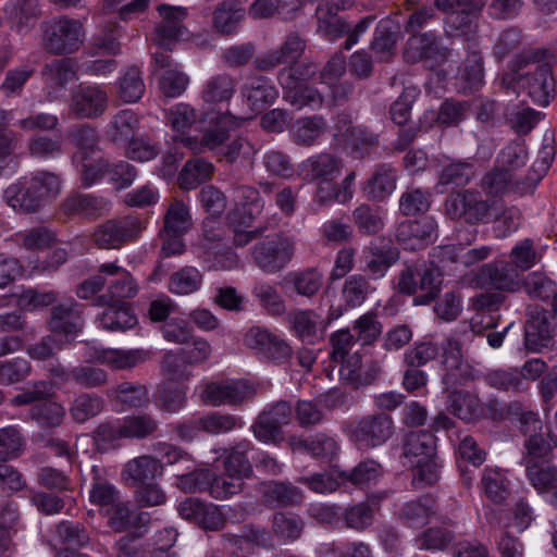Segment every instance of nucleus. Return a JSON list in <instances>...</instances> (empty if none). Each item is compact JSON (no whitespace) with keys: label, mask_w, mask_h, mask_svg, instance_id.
I'll use <instances>...</instances> for the list:
<instances>
[{"label":"nucleus","mask_w":557,"mask_h":557,"mask_svg":"<svg viewBox=\"0 0 557 557\" xmlns=\"http://www.w3.org/2000/svg\"><path fill=\"white\" fill-rule=\"evenodd\" d=\"M509 411L518 416L520 430L525 436L521 465L525 468L552 461L553 447L549 441V433L547 430H544V424L539 416L533 411L523 410L520 403L509 404Z\"/></svg>","instance_id":"1"},{"label":"nucleus","mask_w":557,"mask_h":557,"mask_svg":"<svg viewBox=\"0 0 557 557\" xmlns=\"http://www.w3.org/2000/svg\"><path fill=\"white\" fill-rule=\"evenodd\" d=\"M442 285V273L434 261L422 264H404L397 278V289L406 295H413L421 292L414 299L418 305H426L440 293Z\"/></svg>","instance_id":"2"},{"label":"nucleus","mask_w":557,"mask_h":557,"mask_svg":"<svg viewBox=\"0 0 557 557\" xmlns=\"http://www.w3.org/2000/svg\"><path fill=\"white\" fill-rule=\"evenodd\" d=\"M296 252V237L276 233L258 242L251 251L253 263L265 273H277L293 260Z\"/></svg>","instance_id":"3"},{"label":"nucleus","mask_w":557,"mask_h":557,"mask_svg":"<svg viewBox=\"0 0 557 557\" xmlns=\"http://www.w3.org/2000/svg\"><path fill=\"white\" fill-rule=\"evenodd\" d=\"M85 39V29L81 21L62 16L53 18L42 26V45L46 51L54 55L76 52Z\"/></svg>","instance_id":"4"},{"label":"nucleus","mask_w":557,"mask_h":557,"mask_svg":"<svg viewBox=\"0 0 557 557\" xmlns=\"http://www.w3.org/2000/svg\"><path fill=\"white\" fill-rule=\"evenodd\" d=\"M250 117H238L228 112L216 113L210 119L209 126L203 129L201 137L184 136L181 143L194 153L213 151L218 156L230 139V133L237 129Z\"/></svg>","instance_id":"5"},{"label":"nucleus","mask_w":557,"mask_h":557,"mask_svg":"<svg viewBox=\"0 0 557 557\" xmlns=\"http://www.w3.org/2000/svg\"><path fill=\"white\" fill-rule=\"evenodd\" d=\"M314 73L315 66L311 64L297 69H283L278 73V82L286 89V99L298 109L304 107L318 109L323 103V98L319 90L305 86L301 83L312 77Z\"/></svg>","instance_id":"6"},{"label":"nucleus","mask_w":557,"mask_h":557,"mask_svg":"<svg viewBox=\"0 0 557 557\" xmlns=\"http://www.w3.org/2000/svg\"><path fill=\"white\" fill-rule=\"evenodd\" d=\"M394 433V421L384 412L363 416L349 425V437L359 449H370L387 442Z\"/></svg>","instance_id":"7"},{"label":"nucleus","mask_w":557,"mask_h":557,"mask_svg":"<svg viewBox=\"0 0 557 557\" xmlns=\"http://www.w3.org/2000/svg\"><path fill=\"white\" fill-rule=\"evenodd\" d=\"M144 228L143 221L133 215L108 220L95 228L92 242L100 249H119L135 240Z\"/></svg>","instance_id":"8"},{"label":"nucleus","mask_w":557,"mask_h":557,"mask_svg":"<svg viewBox=\"0 0 557 557\" xmlns=\"http://www.w3.org/2000/svg\"><path fill=\"white\" fill-rule=\"evenodd\" d=\"M446 213L451 219H463L467 223L484 222L492 205L478 190H461L449 195L445 202Z\"/></svg>","instance_id":"9"},{"label":"nucleus","mask_w":557,"mask_h":557,"mask_svg":"<svg viewBox=\"0 0 557 557\" xmlns=\"http://www.w3.org/2000/svg\"><path fill=\"white\" fill-rule=\"evenodd\" d=\"M253 395V388L245 381L225 380L201 385L200 400L208 406H237Z\"/></svg>","instance_id":"10"},{"label":"nucleus","mask_w":557,"mask_h":557,"mask_svg":"<svg viewBox=\"0 0 557 557\" xmlns=\"http://www.w3.org/2000/svg\"><path fill=\"white\" fill-rule=\"evenodd\" d=\"M540 178L522 177L498 165L483 176L481 187L492 197H502L507 193L522 196L533 191Z\"/></svg>","instance_id":"11"},{"label":"nucleus","mask_w":557,"mask_h":557,"mask_svg":"<svg viewBox=\"0 0 557 557\" xmlns=\"http://www.w3.org/2000/svg\"><path fill=\"white\" fill-rule=\"evenodd\" d=\"M47 323L52 334L62 336L64 343L71 344L84 327L81 306L74 299L59 302L51 308Z\"/></svg>","instance_id":"12"},{"label":"nucleus","mask_w":557,"mask_h":557,"mask_svg":"<svg viewBox=\"0 0 557 557\" xmlns=\"http://www.w3.org/2000/svg\"><path fill=\"white\" fill-rule=\"evenodd\" d=\"M243 342L246 347L275 362H284L292 356L290 346L282 337L263 326H251L245 333Z\"/></svg>","instance_id":"13"},{"label":"nucleus","mask_w":557,"mask_h":557,"mask_svg":"<svg viewBox=\"0 0 557 557\" xmlns=\"http://www.w3.org/2000/svg\"><path fill=\"white\" fill-rule=\"evenodd\" d=\"M292 407L286 401H278L264 409L252 425V432L263 443L282 441V426L289 423Z\"/></svg>","instance_id":"14"},{"label":"nucleus","mask_w":557,"mask_h":557,"mask_svg":"<svg viewBox=\"0 0 557 557\" xmlns=\"http://www.w3.org/2000/svg\"><path fill=\"white\" fill-rule=\"evenodd\" d=\"M108 92L98 85H79L71 94L70 111L79 119H97L108 108Z\"/></svg>","instance_id":"15"},{"label":"nucleus","mask_w":557,"mask_h":557,"mask_svg":"<svg viewBox=\"0 0 557 557\" xmlns=\"http://www.w3.org/2000/svg\"><path fill=\"white\" fill-rule=\"evenodd\" d=\"M437 237V224L432 216L404 221L396 230V238L404 249L418 250L432 244Z\"/></svg>","instance_id":"16"},{"label":"nucleus","mask_w":557,"mask_h":557,"mask_svg":"<svg viewBox=\"0 0 557 557\" xmlns=\"http://www.w3.org/2000/svg\"><path fill=\"white\" fill-rule=\"evenodd\" d=\"M519 282V271L507 261L486 263L475 274V283L482 288L515 292Z\"/></svg>","instance_id":"17"},{"label":"nucleus","mask_w":557,"mask_h":557,"mask_svg":"<svg viewBox=\"0 0 557 557\" xmlns=\"http://www.w3.org/2000/svg\"><path fill=\"white\" fill-rule=\"evenodd\" d=\"M100 272L108 277H115L108 285V294L97 297V305H109L114 300L133 298L137 295L138 287L131 273L116 262H106L100 265Z\"/></svg>","instance_id":"18"},{"label":"nucleus","mask_w":557,"mask_h":557,"mask_svg":"<svg viewBox=\"0 0 557 557\" xmlns=\"http://www.w3.org/2000/svg\"><path fill=\"white\" fill-rule=\"evenodd\" d=\"M158 12L161 20L156 26L152 40L161 48H170L172 41L184 35L183 22L187 17V9L161 4L158 7Z\"/></svg>","instance_id":"19"},{"label":"nucleus","mask_w":557,"mask_h":557,"mask_svg":"<svg viewBox=\"0 0 557 557\" xmlns=\"http://www.w3.org/2000/svg\"><path fill=\"white\" fill-rule=\"evenodd\" d=\"M553 317L544 310H534L525 325L524 344L534 352L552 346L554 337Z\"/></svg>","instance_id":"20"},{"label":"nucleus","mask_w":557,"mask_h":557,"mask_svg":"<svg viewBox=\"0 0 557 557\" xmlns=\"http://www.w3.org/2000/svg\"><path fill=\"white\" fill-rule=\"evenodd\" d=\"M41 75L48 95L54 98L60 90L77 78V65L70 58L54 59L42 67Z\"/></svg>","instance_id":"21"},{"label":"nucleus","mask_w":557,"mask_h":557,"mask_svg":"<svg viewBox=\"0 0 557 557\" xmlns=\"http://www.w3.org/2000/svg\"><path fill=\"white\" fill-rule=\"evenodd\" d=\"M305 47L304 39L298 35L290 34L278 49L256 58L255 67L259 71L268 72L281 64L294 62L302 54Z\"/></svg>","instance_id":"22"},{"label":"nucleus","mask_w":557,"mask_h":557,"mask_svg":"<svg viewBox=\"0 0 557 557\" xmlns=\"http://www.w3.org/2000/svg\"><path fill=\"white\" fill-rule=\"evenodd\" d=\"M61 210L69 216L83 214L88 218L97 219L109 212L110 202L103 197L88 194H73L62 201Z\"/></svg>","instance_id":"23"},{"label":"nucleus","mask_w":557,"mask_h":557,"mask_svg":"<svg viewBox=\"0 0 557 557\" xmlns=\"http://www.w3.org/2000/svg\"><path fill=\"white\" fill-rule=\"evenodd\" d=\"M28 182L27 176H23L3 191L4 201L16 212L33 213L42 206Z\"/></svg>","instance_id":"24"},{"label":"nucleus","mask_w":557,"mask_h":557,"mask_svg":"<svg viewBox=\"0 0 557 557\" xmlns=\"http://www.w3.org/2000/svg\"><path fill=\"white\" fill-rule=\"evenodd\" d=\"M147 352L140 349L121 350V349H95L86 355V361L99 362L114 370L131 369L144 361Z\"/></svg>","instance_id":"25"},{"label":"nucleus","mask_w":557,"mask_h":557,"mask_svg":"<svg viewBox=\"0 0 557 557\" xmlns=\"http://www.w3.org/2000/svg\"><path fill=\"white\" fill-rule=\"evenodd\" d=\"M247 103L253 113H260L277 98V90L264 76L249 79L242 89Z\"/></svg>","instance_id":"26"},{"label":"nucleus","mask_w":557,"mask_h":557,"mask_svg":"<svg viewBox=\"0 0 557 557\" xmlns=\"http://www.w3.org/2000/svg\"><path fill=\"white\" fill-rule=\"evenodd\" d=\"M341 170L342 160L326 152L312 156L301 164V171L310 181L334 180Z\"/></svg>","instance_id":"27"},{"label":"nucleus","mask_w":557,"mask_h":557,"mask_svg":"<svg viewBox=\"0 0 557 557\" xmlns=\"http://www.w3.org/2000/svg\"><path fill=\"white\" fill-rule=\"evenodd\" d=\"M163 473L161 461L150 455H141L129 460L123 469V478L132 485L153 480Z\"/></svg>","instance_id":"28"},{"label":"nucleus","mask_w":557,"mask_h":557,"mask_svg":"<svg viewBox=\"0 0 557 557\" xmlns=\"http://www.w3.org/2000/svg\"><path fill=\"white\" fill-rule=\"evenodd\" d=\"M327 123L321 115L297 120L290 129L293 141L301 147H310L326 133Z\"/></svg>","instance_id":"29"},{"label":"nucleus","mask_w":557,"mask_h":557,"mask_svg":"<svg viewBox=\"0 0 557 557\" xmlns=\"http://www.w3.org/2000/svg\"><path fill=\"white\" fill-rule=\"evenodd\" d=\"M525 88L532 100L541 106L548 104L554 90V78L548 64L537 65L525 77Z\"/></svg>","instance_id":"30"},{"label":"nucleus","mask_w":557,"mask_h":557,"mask_svg":"<svg viewBox=\"0 0 557 557\" xmlns=\"http://www.w3.org/2000/svg\"><path fill=\"white\" fill-rule=\"evenodd\" d=\"M106 306L107 308L97 318L101 327L116 332L132 329L137 323L136 317L126 302L114 300Z\"/></svg>","instance_id":"31"},{"label":"nucleus","mask_w":557,"mask_h":557,"mask_svg":"<svg viewBox=\"0 0 557 557\" xmlns=\"http://www.w3.org/2000/svg\"><path fill=\"white\" fill-rule=\"evenodd\" d=\"M262 497L271 507L298 505L302 500L301 491L290 483L270 481L262 484Z\"/></svg>","instance_id":"32"},{"label":"nucleus","mask_w":557,"mask_h":557,"mask_svg":"<svg viewBox=\"0 0 557 557\" xmlns=\"http://www.w3.org/2000/svg\"><path fill=\"white\" fill-rule=\"evenodd\" d=\"M364 252L369 255L366 257L364 271L374 280L382 278L399 259V251L395 247L370 245Z\"/></svg>","instance_id":"33"},{"label":"nucleus","mask_w":557,"mask_h":557,"mask_svg":"<svg viewBox=\"0 0 557 557\" xmlns=\"http://www.w3.org/2000/svg\"><path fill=\"white\" fill-rule=\"evenodd\" d=\"M214 165L202 158H195L185 163L180 175L178 185L183 190L196 189L200 184L211 180Z\"/></svg>","instance_id":"34"},{"label":"nucleus","mask_w":557,"mask_h":557,"mask_svg":"<svg viewBox=\"0 0 557 557\" xmlns=\"http://www.w3.org/2000/svg\"><path fill=\"white\" fill-rule=\"evenodd\" d=\"M525 478L539 494L557 493V466L552 461L525 467Z\"/></svg>","instance_id":"35"},{"label":"nucleus","mask_w":557,"mask_h":557,"mask_svg":"<svg viewBox=\"0 0 557 557\" xmlns=\"http://www.w3.org/2000/svg\"><path fill=\"white\" fill-rule=\"evenodd\" d=\"M245 15L244 8L231 1H223L213 12V27L222 35L235 34L245 20Z\"/></svg>","instance_id":"36"},{"label":"nucleus","mask_w":557,"mask_h":557,"mask_svg":"<svg viewBox=\"0 0 557 557\" xmlns=\"http://www.w3.org/2000/svg\"><path fill=\"white\" fill-rule=\"evenodd\" d=\"M5 10L12 26L18 33L27 32L34 27L39 17L37 0H14Z\"/></svg>","instance_id":"37"},{"label":"nucleus","mask_w":557,"mask_h":557,"mask_svg":"<svg viewBox=\"0 0 557 557\" xmlns=\"http://www.w3.org/2000/svg\"><path fill=\"white\" fill-rule=\"evenodd\" d=\"M305 529L304 520L296 513L275 512L271 520V530L274 537L281 542L298 540Z\"/></svg>","instance_id":"38"},{"label":"nucleus","mask_w":557,"mask_h":557,"mask_svg":"<svg viewBox=\"0 0 557 557\" xmlns=\"http://www.w3.org/2000/svg\"><path fill=\"white\" fill-rule=\"evenodd\" d=\"M103 408L104 400L102 397L96 394L81 393L71 401L69 413L74 422L85 423L100 414Z\"/></svg>","instance_id":"39"},{"label":"nucleus","mask_w":557,"mask_h":557,"mask_svg":"<svg viewBox=\"0 0 557 557\" xmlns=\"http://www.w3.org/2000/svg\"><path fill=\"white\" fill-rule=\"evenodd\" d=\"M403 455L408 462L435 457V437L426 431L410 432L405 438Z\"/></svg>","instance_id":"40"},{"label":"nucleus","mask_w":557,"mask_h":557,"mask_svg":"<svg viewBox=\"0 0 557 557\" xmlns=\"http://www.w3.org/2000/svg\"><path fill=\"white\" fill-rule=\"evenodd\" d=\"M158 430V420L149 413L132 414L122 420V436L127 440H145Z\"/></svg>","instance_id":"41"},{"label":"nucleus","mask_w":557,"mask_h":557,"mask_svg":"<svg viewBox=\"0 0 557 557\" xmlns=\"http://www.w3.org/2000/svg\"><path fill=\"white\" fill-rule=\"evenodd\" d=\"M202 282V273L195 267L186 265L170 276L168 287L172 294L187 296L200 290Z\"/></svg>","instance_id":"42"},{"label":"nucleus","mask_w":557,"mask_h":557,"mask_svg":"<svg viewBox=\"0 0 557 557\" xmlns=\"http://www.w3.org/2000/svg\"><path fill=\"white\" fill-rule=\"evenodd\" d=\"M32 191L37 195L41 205L55 199L62 189V182L58 174L49 171H36L27 175Z\"/></svg>","instance_id":"43"},{"label":"nucleus","mask_w":557,"mask_h":557,"mask_svg":"<svg viewBox=\"0 0 557 557\" xmlns=\"http://www.w3.org/2000/svg\"><path fill=\"white\" fill-rule=\"evenodd\" d=\"M288 320L292 330L301 339L312 341L324 329L323 320L312 310H295Z\"/></svg>","instance_id":"44"},{"label":"nucleus","mask_w":557,"mask_h":557,"mask_svg":"<svg viewBox=\"0 0 557 557\" xmlns=\"http://www.w3.org/2000/svg\"><path fill=\"white\" fill-rule=\"evenodd\" d=\"M69 138L76 147L73 163H78L98 153V136L95 128L88 125H81L70 132Z\"/></svg>","instance_id":"45"},{"label":"nucleus","mask_w":557,"mask_h":557,"mask_svg":"<svg viewBox=\"0 0 557 557\" xmlns=\"http://www.w3.org/2000/svg\"><path fill=\"white\" fill-rule=\"evenodd\" d=\"M396 187L395 171L389 166H380L368 181L364 191L372 200H383L388 197Z\"/></svg>","instance_id":"46"},{"label":"nucleus","mask_w":557,"mask_h":557,"mask_svg":"<svg viewBox=\"0 0 557 557\" xmlns=\"http://www.w3.org/2000/svg\"><path fill=\"white\" fill-rule=\"evenodd\" d=\"M139 120L132 110L117 112L108 125V136L114 143H126L133 139L138 129Z\"/></svg>","instance_id":"47"},{"label":"nucleus","mask_w":557,"mask_h":557,"mask_svg":"<svg viewBox=\"0 0 557 557\" xmlns=\"http://www.w3.org/2000/svg\"><path fill=\"white\" fill-rule=\"evenodd\" d=\"M176 486L184 493L209 492L212 471L196 468L194 463L190 470L176 469Z\"/></svg>","instance_id":"48"},{"label":"nucleus","mask_w":557,"mask_h":557,"mask_svg":"<svg viewBox=\"0 0 557 557\" xmlns=\"http://www.w3.org/2000/svg\"><path fill=\"white\" fill-rule=\"evenodd\" d=\"M234 92V79L227 74H219L206 82L201 91V98L207 103H220L228 101Z\"/></svg>","instance_id":"49"},{"label":"nucleus","mask_w":557,"mask_h":557,"mask_svg":"<svg viewBox=\"0 0 557 557\" xmlns=\"http://www.w3.org/2000/svg\"><path fill=\"white\" fill-rule=\"evenodd\" d=\"M435 513V500L431 496H423L417 500L409 502L403 509L404 522L411 528H420L426 524Z\"/></svg>","instance_id":"50"},{"label":"nucleus","mask_w":557,"mask_h":557,"mask_svg":"<svg viewBox=\"0 0 557 557\" xmlns=\"http://www.w3.org/2000/svg\"><path fill=\"white\" fill-rule=\"evenodd\" d=\"M352 220L362 235H375L384 228L382 211L366 203L352 211Z\"/></svg>","instance_id":"51"},{"label":"nucleus","mask_w":557,"mask_h":557,"mask_svg":"<svg viewBox=\"0 0 557 557\" xmlns=\"http://www.w3.org/2000/svg\"><path fill=\"white\" fill-rule=\"evenodd\" d=\"M111 395L126 409L141 408L149 404L148 389L138 383L123 382L111 391Z\"/></svg>","instance_id":"52"},{"label":"nucleus","mask_w":557,"mask_h":557,"mask_svg":"<svg viewBox=\"0 0 557 557\" xmlns=\"http://www.w3.org/2000/svg\"><path fill=\"white\" fill-rule=\"evenodd\" d=\"M448 409L459 419L472 421L481 413V404L476 396L463 392L455 391L449 396Z\"/></svg>","instance_id":"53"},{"label":"nucleus","mask_w":557,"mask_h":557,"mask_svg":"<svg viewBox=\"0 0 557 557\" xmlns=\"http://www.w3.org/2000/svg\"><path fill=\"white\" fill-rule=\"evenodd\" d=\"M481 484L485 495L495 504L503 503L509 495L508 480L497 468H485Z\"/></svg>","instance_id":"54"},{"label":"nucleus","mask_w":557,"mask_h":557,"mask_svg":"<svg viewBox=\"0 0 557 557\" xmlns=\"http://www.w3.org/2000/svg\"><path fill=\"white\" fill-rule=\"evenodd\" d=\"M318 32L329 40H336L343 37L347 32V23L333 13V7H318Z\"/></svg>","instance_id":"55"},{"label":"nucleus","mask_w":557,"mask_h":557,"mask_svg":"<svg viewBox=\"0 0 557 557\" xmlns=\"http://www.w3.org/2000/svg\"><path fill=\"white\" fill-rule=\"evenodd\" d=\"M249 446V443H239L228 451L224 459V472L226 475H234L245 480L251 474L252 467L246 456Z\"/></svg>","instance_id":"56"},{"label":"nucleus","mask_w":557,"mask_h":557,"mask_svg":"<svg viewBox=\"0 0 557 557\" xmlns=\"http://www.w3.org/2000/svg\"><path fill=\"white\" fill-rule=\"evenodd\" d=\"M251 293L268 313L282 315L286 311L285 301L274 285L267 282H258L255 284Z\"/></svg>","instance_id":"57"},{"label":"nucleus","mask_w":557,"mask_h":557,"mask_svg":"<svg viewBox=\"0 0 557 557\" xmlns=\"http://www.w3.org/2000/svg\"><path fill=\"white\" fill-rule=\"evenodd\" d=\"M253 219V213L251 211H246L245 209L243 212L237 209L230 214L231 223L234 225L235 246L244 247L264 233V227H257L252 231H245L242 228V225L249 226Z\"/></svg>","instance_id":"58"},{"label":"nucleus","mask_w":557,"mask_h":557,"mask_svg":"<svg viewBox=\"0 0 557 557\" xmlns=\"http://www.w3.org/2000/svg\"><path fill=\"white\" fill-rule=\"evenodd\" d=\"M396 33L387 21H381L375 28L371 49L380 61H388L395 53Z\"/></svg>","instance_id":"59"},{"label":"nucleus","mask_w":557,"mask_h":557,"mask_svg":"<svg viewBox=\"0 0 557 557\" xmlns=\"http://www.w3.org/2000/svg\"><path fill=\"white\" fill-rule=\"evenodd\" d=\"M483 380L490 387H493L498 391H522L521 377L518 368L491 370L484 374Z\"/></svg>","instance_id":"60"},{"label":"nucleus","mask_w":557,"mask_h":557,"mask_svg":"<svg viewBox=\"0 0 557 557\" xmlns=\"http://www.w3.org/2000/svg\"><path fill=\"white\" fill-rule=\"evenodd\" d=\"M14 239L24 249L42 250L49 248L54 243L55 237L47 227L37 226L16 233Z\"/></svg>","instance_id":"61"},{"label":"nucleus","mask_w":557,"mask_h":557,"mask_svg":"<svg viewBox=\"0 0 557 557\" xmlns=\"http://www.w3.org/2000/svg\"><path fill=\"white\" fill-rule=\"evenodd\" d=\"M152 450L160 457L161 463L164 466L177 465V469L190 470L194 466V458L183 450L165 442H157L152 444Z\"/></svg>","instance_id":"62"},{"label":"nucleus","mask_w":557,"mask_h":557,"mask_svg":"<svg viewBox=\"0 0 557 557\" xmlns=\"http://www.w3.org/2000/svg\"><path fill=\"white\" fill-rule=\"evenodd\" d=\"M369 281L361 274L350 275L344 283L342 296L350 308L361 306L371 292Z\"/></svg>","instance_id":"63"},{"label":"nucleus","mask_w":557,"mask_h":557,"mask_svg":"<svg viewBox=\"0 0 557 557\" xmlns=\"http://www.w3.org/2000/svg\"><path fill=\"white\" fill-rule=\"evenodd\" d=\"M193 225L191 215L188 207L180 200H174L165 215L164 227L168 233H185Z\"/></svg>","instance_id":"64"}]
</instances>
